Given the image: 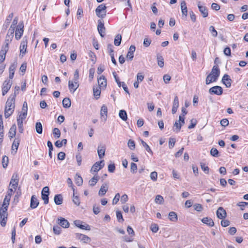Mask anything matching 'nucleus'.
I'll use <instances>...</instances> for the list:
<instances>
[{
  "label": "nucleus",
  "instance_id": "nucleus-19",
  "mask_svg": "<svg viewBox=\"0 0 248 248\" xmlns=\"http://www.w3.org/2000/svg\"><path fill=\"white\" fill-rule=\"evenodd\" d=\"M105 151L106 147L104 145L100 144L98 146L97 152L100 158H102L104 157L105 155Z\"/></svg>",
  "mask_w": 248,
  "mask_h": 248
},
{
  "label": "nucleus",
  "instance_id": "nucleus-17",
  "mask_svg": "<svg viewBox=\"0 0 248 248\" xmlns=\"http://www.w3.org/2000/svg\"><path fill=\"white\" fill-rule=\"evenodd\" d=\"M135 50L136 47L135 46L131 45L130 46L129 50L126 55V58L127 59H129L130 61L133 60V58L134 57V53L135 51Z\"/></svg>",
  "mask_w": 248,
  "mask_h": 248
},
{
  "label": "nucleus",
  "instance_id": "nucleus-21",
  "mask_svg": "<svg viewBox=\"0 0 248 248\" xmlns=\"http://www.w3.org/2000/svg\"><path fill=\"white\" fill-rule=\"evenodd\" d=\"M20 141V139L18 136L16 137L14 140V142L12 145V150L13 151H15V153H16V151L19 145Z\"/></svg>",
  "mask_w": 248,
  "mask_h": 248
},
{
  "label": "nucleus",
  "instance_id": "nucleus-2",
  "mask_svg": "<svg viewBox=\"0 0 248 248\" xmlns=\"http://www.w3.org/2000/svg\"><path fill=\"white\" fill-rule=\"evenodd\" d=\"M107 7L105 4H100L95 9V13L98 17L104 18L106 16Z\"/></svg>",
  "mask_w": 248,
  "mask_h": 248
},
{
  "label": "nucleus",
  "instance_id": "nucleus-47",
  "mask_svg": "<svg viewBox=\"0 0 248 248\" xmlns=\"http://www.w3.org/2000/svg\"><path fill=\"white\" fill-rule=\"evenodd\" d=\"M128 147L131 150H134L135 148V141L131 139L129 140L127 143Z\"/></svg>",
  "mask_w": 248,
  "mask_h": 248
},
{
  "label": "nucleus",
  "instance_id": "nucleus-22",
  "mask_svg": "<svg viewBox=\"0 0 248 248\" xmlns=\"http://www.w3.org/2000/svg\"><path fill=\"white\" fill-rule=\"evenodd\" d=\"M17 66V63H12L9 69V79H12L15 73V71L16 68Z\"/></svg>",
  "mask_w": 248,
  "mask_h": 248
},
{
  "label": "nucleus",
  "instance_id": "nucleus-37",
  "mask_svg": "<svg viewBox=\"0 0 248 248\" xmlns=\"http://www.w3.org/2000/svg\"><path fill=\"white\" fill-rule=\"evenodd\" d=\"M7 209L5 208H1L0 209V218H7L8 213Z\"/></svg>",
  "mask_w": 248,
  "mask_h": 248
},
{
  "label": "nucleus",
  "instance_id": "nucleus-56",
  "mask_svg": "<svg viewBox=\"0 0 248 248\" xmlns=\"http://www.w3.org/2000/svg\"><path fill=\"white\" fill-rule=\"evenodd\" d=\"M209 31L211 32V33H212V35L214 37H217V31L215 30V29L214 26H211L209 27Z\"/></svg>",
  "mask_w": 248,
  "mask_h": 248
},
{
  "label": "nucleus",
  "instance_id": "nucleus-30",
  "mask_svg": "<svg viewBox=\"0 0 248 248\" xmlns=\"http://www.w3.org/2000/svg\"><path fill=\"white\" fill-rule=\"evenodd\" d=\"M93 95L96 99H98L101 93V87L97 86H94L93 87Z\"/></svg>",
  "mask_w": 248,
  "mask_h": 248
},
{
  "label": "nucleus",
  "instance_id": "nucleus-41",
  "mask_svg": "<svg viewBox=\"0 0 248 248\" xmlns=\"http://www.w3.org/2000/svg\"><path fill=\"white\" fill-rule=\"evenodd\" d=\"M35 130L37 133L41 134L43 132L42 124L40 122H37L35 124Z\"/></svg>",
  "mask_w": 248,
  "mask_h": 248
},
{
  "label": "nucleus",
  "instance_id": "nucleus-29",
  "mask_svg": "<svg viewBox=\"0 0 248 248\" xmlns=\"http://www.w3.org/2000/svg\"><path fill=\"white\" fill-rule=\"evenodd\" d=\"M202 221L204 224H206L210 227H213L214 225V222L212 219L208 217H203L202 219Z\"/></svg>",
  "mask_w": 248,
  "mask_h": 248
},
{
  "label": "nucleus",
  "instance_id": "nucleus-16",
  "mask_svg": "<svg viewBox=\"0 0 248 248\" xmlns=\"http://www.w3.org/2000/svg\"><path fill=\"white\" fill-rule=\"evenodd\" d=\"M104 165V160L97 162L92 166L91 170H99L102 169Z\"/></svg>",
  "mask_w": 248,
  "mask_h": 248
},
{
  "label": "nucleus",
  "instance_id": "nucleus-6",
  "mask_svg": "<svg viewBox=\"0 0 248 248\" xmlns=\"http://www.w3.org/2000/svg\"><path fill=\"white\" fill-rule=\"evenodd\" d=\"M76 238L84 243H89L91 241L89 237L82 233H76Z\"/></svg>",
  "mask_w": 248,
  "mask_h": 248
},
{
  "label": "nucleus",
  "instance_id": "nucleus-54",
  "mask_svg": "<svg viewBox=\"0 0 248 248\" xmlns=\"http://www.w3.org/2000/svg\"><path fill=\"white\" fill-rule=\"evenodd\" d=\"M193 207H194V210H195L196 211H197L198 212H201L203 209V207H202V205L199 203H196V204H194Z\"/></svg>",
  "mask_w": 248,
  "mask_h": 248
},
{
  "label": "nucleus",
  "instance_id": "nucleus-8",
  "mask_svg": "<svg viewBox=\"0 0 248 248\" xmlns=\"http://www.w3.org/2000/svg\"><path fill=\"white\" fill-rule=\"evenodd\" d=\"M79 87L78 81L69 80L68 82V87L70 92L73 93Z\"/></svg>",
  "mask_w": 248,
  "mask_h": 248
},
{
  "label": "nucleus",
  "instance_id": "nucleus-5",
  "mask_svg": "<svg viewBox=\"0 0 248 248\" xmlns=\"http://www.w3.org/2000/svg\"><path fill=\"white\" fill-rule=\"evenodd\" d=\"M97 30L100 36L103 37L105 36L106 31L103 20L101 19L98 20Z\"/></svg>",
  "mask_w": 248,
  "mask_h": 248
},
{
  "label": "nucleus",
  "instance_id": "nucleus-4",
  "mask_svg": "<svg viewBox=\"0 0 248 248\" xmlns=\"http://www.w3.org/2000/svg\"><path fill=\"white\" fill-rule=\"evenodd\" d=\"M24 31V25L23 23H20L17 26L16 30L15 37L16 40L21 38Z\"/></svg>",
  "mask_w": 248,
  "mask_h": 248
},
{
  "label": "nucleus",
  "instance_id": "nucleus-43",
  "mask_svg": "<svg viewBox=\"0 0 248 248\" xmlns=\"http://www.w3.org/2000/svg\"><path fill=\"white\" fill-rule=\"evenodd\" d=\"M108 189V187L106 185L102 186L99 191V194L101 196L104 195L107 192Z\"/></svg>",
  "mask_w": 248,
  "mask_h": 248
},
{
  "label": "nucleus",
  "instance_id": "nucleus-42",
  "mask_svg": "<svg viewBox=\"0 0 248 248\" xmlns=\"http://www.w3.org/2000/svg\"><path fill=\"white\" fill-rule=\"evenodd\" d=\"M119 115L123 121H125L127 119V113L124 110H120Z\"/></svg>",
  "mask_w": 248,
  "mask_h": 248
},
{
  "label": "nucleus",
  "instance_id": "nucleus-38",
  "mask_svg": "<svg viewBox=\"0 0 248 248\" xmlns=\"http://www.w3.org/2000/svg\"><path fill=\"white\" fill-rule=\"evenodd\" d=\"M157 60L158 66L160 67H163L164 66V59L159 54L157 55Z\"/></svg>",
  "mask_w": 248,
  "mask_h": 248
},
{
  "label": "nucleus",
  "instance_id": "nucleus-46",
  "mask_svg": "<svg viewBox=\"0 0 248 248\" xmlns=\"http://www.w3.org/2000/svg\"><path fill=\"white\" fill-rule=\"evenodd\" d=\"M98 180V178L97 176H94L89 182V184L91 186H94Z\"/></svg>",
  "mask_w": 248,
  "mask_h": 248
},
{
  "label": "nucleus",
  "instance_id": "nucleus-44",
  "mask_svg": "<svg viewBox=\"0 0 248 248\" xmlns=\"http://www.w3.org/2000/svg\"><path fill=\"white\" fill-rule=\"evenodd\" d=\"M155 202L157 204H162L164 202V198L162 196L160 195H157L155 197Z\"/></svg>",
  "mask_w": 248,
  "mask_h": 248
},
{
  "label": "nucleus",
  "instance_id": "nucleus-33",
  "mask_svg": "<svg viewBox=\"0 0 248 248\" xmlns=\"http://www.w3.org/2000/svg\"><path fill=\"white\" fill-rule=\"evenodd\" d=\"M72 189L73 191V202L77 206H78L80 203L79 198L78 196L75 195V190L74 187H72Z\"/></svg>",
  "mask_w": 248,
  "mask_h": 248
},
{
  "label": "nucleus",
  "instance_id": "nucleus-51",
  "mask_svg": "<svg viewBox=\"0 0 248 248\" xmlns=\"http://www.w3.org/2000/svg\"><path fill=\"white\" fill-rule=\"evenodd\" d=\"M53 231L55 234L59 235L61 232V228L59 226H54Z\"/></svg>",
  "mask_w": 248,
  "mask_h": 248
},
{
  "label": "nucleus",
  "instance_id": "nucleus-60",
  "mask_svg": "<svg viewBox=\"0 0 248 248\" xmlns=\"http://www.w3.org/2000/svg\"><path fill=\"white\" fill-rule=\"evenodd\" d=\"M190 122H191V124L188 127V129H191V128L195 127V126H196V125L197 124V122L196 119H192L191 120Z\"/></svg>",
  "mask_w": 248,
  "mask_h": 248
},
{
  "label": "nucleus",
  "instance_id": "nucleus-49",
  "mask_svg": "<svg viewBox=\"0 0 248 248\" xmlns=\"http://www.w3.org/2000/svg\"><path fill=\"white\" fill-rule=\"evenodd\" d=\"M8 157L6 155L3 156L2 159V164L3 168H6L8 165Z\"/></svg>",
  "mask_w": 248,
  "mask_h": 248
},
{
  "label": "nucleus",
  "instance_id": "nucleus-24",
  "mask_svg": "<svg viewBox=\"0 0 248 248\" xmlns=\"http://www.w3.org/2000/svg\"><path fill=\"white\" fill-rule=\"evenodd\" d=\"M16 124H13L11 127L9 131L8 132V137L10 139L14 138L16 134Z\"/></svg>",
  "mask_w": 248,
  "mask_h": 248
},
{
  "label": "nucleus",
  "instance_id": "nucleus-26",
  "mask_svg": "<svg viewBox=\"0 0 248 248\" xmlns=\"http://www.w3.org/2000/svg\"><path fill=\"white\" fill-rule=\"evenodd\" d=\"M181 9L182 11V16L186 17L187 16V9L186 6V3L183 1L181 3Z\"/></svg>",
  "mask_w": 248,
  "mask_h": 248
},
{
  "label": "nucleus",
  "instance_id": "nucleus-32",
  "mask_svg": "<svg viewBox=\"0 0 248 248\" xmlns=\"http://www.w3.org/2000/svg\"><path fill=\"white\" fill-rule=\"evenodd\" d=\"M10 199L11 198L9 197V195L5 196L1 208L8 209V206L9 205Z\"/></svg>",
  "mask_w": 248,
  "mask_h": 248
},
{
  "label": "nucleus",
  "instance_id": "nucleus-40",
  "mask_svg": "<svg viewBox=\"0 0 248 248\" xmlns=\"http://www.w3.org/2000/svg\"><path fill=\"white\" fill-rule=\"evenodd\" d=\"M122 41V36L118 34H117L114 39V43L116 46H119L121 45Z\"/></svg>",
  "mask_w": 248,
  "mask_h": 248
},
{
  "label": "nucleus",
  "instance_id": "nucleus-64",
  "mask_svg": "<svg viewBox=\"0 0 248 248\" xmlns=\"http://www.w3.org/2000/svg\"><path fill=\"white\" fill-rule=\"evenodd\" d=\"M128 198L126 194L123 195L121 198V202L122 204L125 203L128 201Z\"/></svg>",
  "mask_w": 248,
  "mask_h": 248
},
{
  "label": "nucleus",
  "instance_id": "nucleus-36",
  "mask_svg": "<svg viewBox=\"0 0 248 248\" xmlns=\"http://www.w3.org/2000/svg\"><path fill=\"white\" fill-rule=\"evenodd\" d=\"M182 126V124L176 121L174 124L173 130L176 133H178L180 131Z\"/></svg>",
  "mask_w": 248,
  "mask_h": 248
},
{
  "label": "nucleus",
  "instance_id": "nucleus-28",
  "mask_svg": "<svg viewBox=\"0 0 248 248\" xmlns=\"http://www.w3.org/2000/svg\"><path fill=\"white\" fill-rule=\"evenodd\" d=\"M54 201L56 205L62 204L63 202L62 196L60 194L56 195L54 198Z\"/></svg>",
  "mask_w": 248,
  "mask_h": 248
},
{
  "label": "nucleus",
  "instance_id": "nucleus-58",
  "mask_svg": "<svg viewBox=\"0 0 248 248\" xmlns=\"http://www.w3.org/2000/svg\"><path fill=\"white\" fill-rule=\"evenodd\" d=\"M237 205L240 207V209L241 210H244V208L246 206H247L248 207V202H240L237 204Z\"/></svg>",
  "mask_w": 248,
  "mask_h": 248
},
{
  "label": "nucleus",
  "instance_id": "nucleus-50",
  "mask_svg": "<svg viewBox=\"0 0 248 248\" xmlns=\"http://www.w3.org/2000/svg\"><path fill=\"white\" fill-rule=\"evenodd\" d=\"M214 78L212 76L208 75L206 78V84L208 85L212 82L216 81L217 80H214Z\"/></svg>",
  "mask_w": 248,
  "mask_h": 248
},
{
  "label": "nucleus",
  "instance_id": "nucleus-13",
  "mask_svg": "<svg viewBox=\"0 0 248 248\" xmlns=\"http://www.w3.org/2000/svg\"><path fill=\"white\" fill-rule=\"evenodd\" d=\"M232 81L230 76L227 74H225L222 78V83L227 88H230L231 86Z\"/></svg>",
  "mask_w": 248,
  "mask_h": 248
},
{
  "label": "nucleus",
  "instance_id": "nucleus-11",
  "mask_svg": "<svg viewBox=\"0 0 248 248\" xmlns=\"http://www.w3.org/2000/svg\"><path fill=\"white\" fill-rule=\"evenodd\" d=\"M18 183V175L16 173H15L11 178L10 186L13 187L14 190L16 189Z\"/></svg>",
  "mask_w": 248,
  "mask_h": 248
},
{
  "label": "nucleus",
  "instance_id": "nucleus-14",
  "mask_svg": "<svg viewBox=\"0 0 248 248\" xmlns=\"http://www.w3.org/2000/svg\"><path fill=\"white\" fill-rule=\"evenodd\" d=\"M217 216L219 219L225 218L227 216L226 211L222 207H219L217 211Z\"/></svg>",
  "mask_w": 248,
  "mask_h": 248
},
{
  "label": "nucleus",
  "instance_id": "nucleus-62",
  "mask_svg": "<svg viewBox=\"0 0 248 248\" xmlns=\"http://www.w3.org/2000/svg\"><path fill=\"white\" fill-rule=\"evenodd\" d=\"M151 230L153 232H156L158 230V227L157 224H153L151 226Z\"/></svg>",
  "mask_w": 248,
  "mask_h": 248
},
{
  "label": "nucleus",
  "instance_id": "nucleus-9",
  "mask_svg": "<svg viewBox=\"0 0 248 248\" xmlns=\"http://www.w3.org/2000/svg\"><path fill=\"white\" fill-rule=\"evenodd\" d=\"M220 69L217 65H214L209 75L214 77V80H217L220 75Z\"/></svg>",
  "mask_w": 248,
  "mask_h": 248
},
{
  "label": "nucleus",
  "instance_id": "nucleus-31",
  "mask_svg": "<svg viewBox=\"0 0 248 248\" xmlns=\"http://www.w3.org/2000/svg\"><path fill=\"white\" fill-rule=\"evenodd\" d=\"M8 50L9 49H7L2 47L1 48V50L0 51V62H2L5 60L6 54Z\"/></svg>",
  "mask_w": 248,
  "mask_h": 248
},
{
  "label": "nucleus",
  "instance_id": "nucleus-20",
  "mask_svg": "<svg viewBox=\"0 0 248 248\" xmlns=\"http://www.w3.org/2000/svg\"><path fill=\"white\" fill-rule=\"evenodd\" d=\"M179 106V99L177 96H175L174 98V100L173 102V105L172 108V113L175 114Z\"/></svg>",
  "mask_w": 248,
  "mask_h": 248
},
{
  "label": "nucleus",
  "instance_id": "nucleus-1",
  "mask_svg": "<svg viewBox=\"0 0 248 248\" xmlns=\"http://www.w3.org/2000/svg\"><path fill=\"white\" fill-rule=\"evenodd\" d=\"M16 91L14 95H11L7 99L4 110V116L6 118H9L14 112L15 108V98L16 95Z\"/></svg>",
  "mask_w": 248,
  "mask_h": 248
},
{
  "label": "nucleus",
  "instance_id": "nucleus-23",
  "mask_svg": "<svg viewBox=\"0 0 248 248\" xmlns=\"http://www.w3.org/2000/svg\"><path fill=\"white\" fill-rule=\"evenodd\" d=\"M98 87H106L107 86V79L103 75L101 76L98 78Z\"/></svg>",
  "mask_w": 248,
  "mask_h": 248
},
{
  "label": "nucleus",
  "instance_id": "nucleus-10",
  "mask_svg": "<svg viewBox=\"0 0 248 248\" xmlns=\"http://www.w3.org/2000/svg\"><path fill=\"white\" fill-rule=\"evenodd\" d=\"M12 84V82L10 79H9L8 81L5 80L3 85V87L2 89V94L3 95H5L8 91L10 90L11 85Z\"/></svg>",
  "mask_w": 248,
  "mask_h": 248
},
{
  "label": "nucleus",
  "instance_id": "nucleus-52",
  "mask_svg": "<svg viewBox=\"0 0 248 248\" xmlns=\"http://www.w3.org/2000/svg\"><path fill=\"white\" fill-rule=\"evenodd\" d=\"M116 217L117 220L119 222H122L124 221V220L121 211H118L116 212Z\"/></svg>",
  "mask_w": 248,
  "mask_h": 248
},
{
  "label": "nucleus",
  "instance_id": "nucleus-45",
  "mask_svg": "<svg viewBox=\"0 0 248 248\" xmlns=\"http://www.w3.org/2000/svg\"><path fill=\"white\" fill-rule=\"evenodd\" d=\"M27 44L25 42H23L21 43L20 46V53L22 54H25L26 51Z\"/></svg>",
  "mask_w": 248,
  "mask_h": 248
},
{
  "label": "nucleus",
  "instance_id": "nucleus-12",
  "mask_svg": "<svg viewBox=\"0 0 248 248\" xmlns=\"http://www.w3.org/2000/svg\"><path fill=\"white\" fill-rule=\"evenodd\" d=\"M198 7L200 12L201 13L203 17H206L208 16V12L207 8L204 6L201 5V2L199 1L197 4Z\"/></svg>",
  "mask_w": 248,
  "mask_h": 248
},
{
  "label": "nucleus",
  "instance_id": "nucleus-53",
  "mask_svg": "<svg viewBox=\"0 0 248 248\" xmlns=\"http://www.w3.org/2000/svg\"><path fill=\"white\" fill-rule=\"evenodd\" d=\"M141 143L142 146L145 148V150L149 153H152V150L149 145L143 140H141Z\"/></svg>",
  "mask_w": 248,
  "mask_h": 248
},
{
  "label": "nucleus",
  "instance_id": "nucleus-35",
  "mask_svg": "<svg viewBox=\"0 0 248 248\" xmlns=\"http://www.w3.org/2000/svg\"><path fill=\"white\" fill-rule=\"evenodd\" d=\"M169 217L170 221L175 222L178 219L177 214L173 212H170L169 214Z\"/></svg>",
  "mask_w": 248,
  "mask_h": 248
},
{
  "label": "nucleus",
  "instance_id": "nucleus-3",
  "mask_svg": "<svg viewBox=\"0 0 248 248\" xmlns=\"http://www.w3.org/2000/svg\"><path fill=\"white\" fill-rule=\"evenodd\" d=\"M49 187L48 186H45L43 187L42 193H41V198L42 200L44 201V204H47L49 202Z\"/></svg>",
  "mask_w": 248,
  "mask_h": 248
},
{
  "label": "nucleus",
  "instance_id": "nucleus-48",
  "mask_svg": "<svg viewBox=\"0 0 248 248\" xmlns=\"http://www.w3.org/2000/svg\"><path fill=\"white\" fill-rule=\"evenodd\" d=\"M53 134L55 138H59L61 136V131L58 128H55L53 130Z\"/></svg>",
  "mask_w": 248,
  "mask_h": 248
},
{
  "label": "nucleus",
  "instance_id": "nucleus-59",
  "mask_svg": "<svg viewBox=\"0 0 248 248\" xmlns=\"http://www.w3.org/2000/svg\"><path fill=\"white\" fill-rule=\"evenodd\" d=\"M175 143V139L174 138H170L169 141V146L170 148H172L174 147Z\"/></svg>",
  "mask_w": 248,
  "mask_h": 248
},
{
  "label": "nucleus",
  "instance_id": "nucleus-55",
  "mask_svg": "<svg viewBox=\"0 0 248 248\" xmlns=\"http://www.w3.org/2000/svg\"><path fill=\"white\" fill-rule=\"evenodd\" d=\"M211 155L215 157H217L218 156V151L215 148H212L210 151Z\"/></svg>",
  "mask_w": 248,
  "mask_h": 248
},
{
  "label": "nucleus",
  "instance_id": "nucleus-34",
  "mask_svg": "<svg viewBox=\"0 0 248 248\" xmlns=\"http://www.w3.org/2000/svg\"><path fill=\"white\" fill-rule=\"evenodd\" d=\"M71 105V100L69 98L65 97L62 100V106L64 108H69Z\"/></svg>",
  "mask_w": 248,
  "mask_h": 248
},
{
  "label": "nucleus",
  "instance_id": "nucleus-57",
  "mask_svg": "<svg viewBox=\"0 0 248 248\" xmlns=\"http://www.w3.org/2000/svg\"><path fill=\"white\" fill-rule=\"evenodd\" d=\"M120 198V195L119 193H117L112 201V204H116L119 201Z\"/></svg>",
  "mask_w": 248,
  "mask_h": 248
},
{
  "label": "nucleus",
  "instance_id": "nucleus-27",
  "mask_svg": "<svg viewBox=\"0 0 248 248\" xmlns=\"http://www.w3.org/2000/svg\"><path fill=\"white\" fill-rule=\"evenodd\" d=\"M12 37L9 36V35H6L5 37V40L3 43V45L1 46V47L9 49V44L11 43L12 40Z\"/></svg>",
  "mask_w": 248,
  "mask_h": 248
},
{
  "label": "nucleus",
  "instance_id": "nucleus-39",
  "mask_svg": "<svg viewBox=\"0 0 248 248\" xmlns=\"http://www.w3.org/2000/svg\"><path fill=\"white\" fill-rule=\"evenodd\" d=\"M75 181L76 184L78 186H81L82 185L83 179L82 177L80 175H78V174H77L75 177Z\"/></svg>",
  "mask_w": 248,
  "mask_h": 248
},
{
  "label": "nucleus",
  "instance_id": "nucleus-18",
  "mask_svg": "<svg viewBox=\"0 0 248 248\" xmlns=\"http://www.w3.org/2000/svg\"><path fill=\"white\" fill-rule=\"evenodd\" d=\"M39 203V201L35 195H32L31 199L30 207L32 209L36 208Z\"/></svg>",
  "mask_w": 248,
  "mask_h": 248
},
{
  "label": "nucleus",
  "instance_id": "nucleus-25",
  "mask_svg": "<svg viewBox=\"0 0 248 248\" xmlns=\"http://www.w3.org/2000/svg\"><path fill=\"white\" fill-rule=\"evenodd\" d=\"M58 221H59L58 222V224H59L62 228H67L69 227V222L65 218L61 217L60 219H58Z\"/></svg>",
  "mask_w": 248,
  "mask_h": 248
},
{
  "label": "nucleus",
  "instance_id": "nucleus-63",
  "mask_svg": "<svg viewBox=\"0 0 248 248\" xmlns=\"http://www.w3.org/2000/svg\"><path fill=\"white\" fill-rule=\"evenodd\" d=\"M151 179L153 181H156L157 177L156 171H152L150 174Z\"/></svg>",
  "mask_w": 248,
  "mask_h": 248
},
{
  "label": "nucleus",
  "instance_id": "nucleus-15",
  "mask_svg": "<svg viewBox=\"0 0 248 248\" xmlns=\"http://www.w3.org/2000/svg\"><path fill=\"white\" fill-rule=\"evenodd\" d=\"M101 119H104L105 121L107 120L108 116V108L105 105H103L101 108L100 110Z\"/></svg>",
  "mask_w": 248,
  "mask_h": 248
},
{
  "label": "nucleus",
  "instance_id": "nucleus-7",
  "mask_svg": "<svg viewBox=\"0 0 248 248\" xmlns=\"http://www.w3.org/2000/svg\"><path fill=\"white\" fill-rule=\"evenodd\" d=\"M209 92L211 94L221 95L223 93L222 88L219 86H215L209 89Z\"/></svg>",
  "mask_w": 248,
  "mask_h": 248
},
{
  "label": "nucleus",
  "instance_id": "nucleus-61",
  "mask_svg": "<svg viewBox=\"0 0 248 248\" xmlns=\"http://www.w3.org/2000/svg\"><path fill=\"white\" fill-rule=\"evenodd\" d=\"M223 52L226 56H230L231 55V48L228 46L226 47L224 49Z\"/></svg>",
  "mask_w": 248,
  "mask_h": 248
}]
</instances>
